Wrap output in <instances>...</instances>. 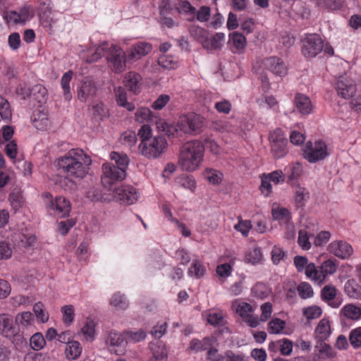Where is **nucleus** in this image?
<instances>
[{
	"mask_svg": "<svg viewBox=\"0 0 361 361\" xmlns=\"http://www.w3.org/2000/svg\"><path fill=\"white\" fill-rule=\"evenodd\" d=\"M86 197L92 202H109L111 200V197L103 195L97 188H90L86 192Z\"/></svg>",
	"mask_w": 361,
	"mask_h": 361,
	"instance_id": "42",
	"label": "nucleus"
},
{
	"mask_svg": "<svg viewBox=\"0 0 361 361\" xmlns=\"http://www.w3.org/2000/svg\"><path fill=\"white\" fill-rule=\"evenodd\" d=\"M337 269V264L333 259H327L322 262L319 267L312 264L307 270V278L318 285L323 284L329 275L334 274Z\"/></svg>",
	"mask_w": 361,
	"mask_h": 361,
	"instance_id": "4",
	"label": "nucleus"
},
{
	"mask_svg": "<svg viewBox=\"0 0 361 361\" xmlns=\"http://www.w3.org/2000/svg\"><path fill=\"white\" fill-rule=\"evenodd\" d=\"M32 14L27 6H23L18 11H12L8 13L7 18L15 24L25 23L30 20Z\"/></svg>",
	"mask_w": 361,
	"mask_h": 361,
	"instance_id": "21",
	"label": "nucleus"
},
{
	"mask_svg": "<svg viewBox=\"0 0 361 361\" xmlns=\"http://www.w3.org/2000/svg\"><path fill=\"white\" fill-rule=\"evenodd\" d=\"M345 293L351 298H361V286L354 279L348 280L344 286Z\"/></svg>",
	"mask_w": 361,
	"mask_h": 361,
	"instance_id": "43",
	"label": "nucleus"
},
{
	"mask_svg": "<svg viewBox=\"0 0 361 361\" xmlns=\"http://www.w3.org/2000/svg\"><path fill=\"white\" fill-rule=\"evenodd\" d=\"M323 48V42L317 35H309L302 41V52L306 58L315 57Z\"/></svg>",
	"mask_w": 361,
	"mask_h": 361,
	"instance_id": "9",
	"label": "nucleus"
},
{
	"mask_svg": "<svg viewBox=\"0 0 361 361\" xmlns=\"http://www.w3.org/2000/svg\"><path fill=\"white\" fill-rule=\"evenodd\" d=\"M263 255L259 247H253L249 249L245 255V262L253 265L262 263Z\"/></svg>",
	"mask_w": 361,
	"mask_h": 361,
	"instance_id": "36",
	"label": "nucleus"
},
{
	"mask_svg": "<svg viewBox=\"0 0 361 361\" xmlns=\"http://www.w3.org/2000/svg\"><path fill=\"white\" fill-rule=\"evenodd\" d=\"M106 344L111 353L116 355L124 354L127 345L124 332L111 331L106 336Z\"/></svg>",
	"mask_w": 361,
	"mask_h": 361,
	"instance_id": "10",
	"label": "nucleus"
},
{
	"mask_svg": "<svg viewBox=\"0 0 361 361\" xmlns=\"http://www.w3.org/2000/svg\"><path fill=\"white\" fill-rule=\"evenodd\" d=\"M152 45L146 42H138L133 44L127 50L126 59L128 63H133L147 55L152 51Z\"/></svg>",
	"mask_w": 361,
	"mask_h": 361,
	"instance_id": "14",
	"label": "nucleus"
},
{
	"mask_svg": "<svg viewBox=\"0 0 361 361\" xmlns=\"http://www.w3.org/2000/svg\"><path fill=\"white\" fill-rule=\"evenodd\" d=\"M127 344L128 343H137L143 341L146 338V333L142 329L136 331H124Z\"/></svg>",
	"mask_w": 361,
	"mask_h": 361,
	"instance_id": "47",
	"label": "nucleus"
},
{
	"mask_svg": "<svg viewBox=\"0 0 361 361\" xmlns=\"http://www.w3.org/2000/svg\"><path fill=\"white\" fill-rule=\"evenodd\" d=\"M204 119L199 114H190L181 116L178 121V127L183 134L197 135L204 126Z\"/></svg>",
	"mask_w": 361,
	"mask_h": 361,
	"instance_id": "5",
	"label": "nucleus"
},
{
	"mask_svg": "<svg viewBox=\"0 0 361 361\" xmlns=\"http://www.w3.org/2000/svg\"><path fill=\"white\" fill-rule=\"evenodd\" d=\"M63 314V321L65 324L69 325L74 319V307L73 305H65L61 308Z\"/></svg>",
	"mask_w": 361,
	"mask_h": 361,
	"instance_id": "63",
	"label": "nucleus"
},
{
	"mask_svg": "<svg viewBox=\"0 0 361 361\" xmlns=\"http://www.w3.org/2000/svg\"><path fill=\"white\" fill-rule=\"evenodd\" d=\"M136 121L139 123H153L159 119L147 107H140L135 114Z\"/></svg>",
	"mask_w": 361,
	"mask_h": 361,
	"instance_id": "30",
	"label": "nucleus"
},
{
	"mask_svg": "<svg viewBox=\"0 0 361 361\" xmlns=\"http://www.w3.org/2000/svg\"><path fill=\"white\" fill-rule=\"evenodd\" d=\"M33 312L37 317L38 322L45 323L49 319V314L45 311L44 305L39 302L34 305Z\"/></svg>",
	"mask_w": 361,
	"mask_h": 361,
	"instance_id": "50",
	"label": "nucleus"
},
{
	"mask_svg": "<svg viewBox=\"0 0 361 361\" xmlns=\"http://www.w3.org/2000/svg\"><path fill=\"white\" fill-rule=\"evenodd\" d=\"M286 322L279 318L271 319L269 323L268 331L270 334H280L285 328Z\"/></svg>",
	"mask_w": 361,
	"mask_h": 361,
	"instance_id": "55",
	"label": "nucleus"
},
{
	"mask_svg": "<svg viewBox=\"0 0 361 361\" xmlns=\"http://www.w3.org/2000/svg\"><path fill=\"white\" fill-rule=\"evenodd\" d=\"M330 154L326 144L321 140L307 142L304 149V157L310 163H315L326 159Z\"/></svg>",
	"mask_w": 361,
	"mask_h": 361,
	"instance_id": "7",
	"label": "nucleus"
},
{
	"mask_svg": "<svg viewBox=\"0 0 361 361\" xmlns=\"http://www.w3.org/2000/svg\"><path fill=\"white\" fill-rule=\"evenodd\" d=\"M331 334V328L329 321L322 319L319 321L315 329L316 338L320 341H324L329 338Z\"/></svg>",
	"mask_w": 361,
	"mask_h": 361,
	"instance_id": "35",
	"label": "nucleus"
},
{
	"mask_svg": "<svg viewBox=\"0 0 361 361\" xmlns=\"http://www.w3.org/2000/svg\"><path fill=\"white\" fill-rule=\"evenodd\" d=\"M263 66L272 73L283 76L287 73V66L278 57H269L262 61Z\"/></svg>",
	"mask_w": 361,
	"mask_h": 361,
	"instance_id": "18",
	"label": "nucleus"
},
{
	"mask_svg": "<svg viewBox=\"0 0 361 361\" xmlns=\"http://www.w3.org/2000/svg\"><path fill=\"white\" fill-rule=\"evenodd\" d=\"M205 178L212 184H219L223 178V174L214 169H207L204 172Z\"/></svg>",
	"mask_w": 361,
	"mask_h": 361,
	"instance_id": "59",
	"label": "nucleus"
},
{
	"mask_svg": "<svg viewBox=\"0 0 361 361\" xmlns=\"http://www.w3.org/2000/svg\"><path fill=\"white\" fill-rule=\"evenodd\" d=\"M45 339L40 333L35 334L30 340V344L35 350H39L45 345Z\"/></svg>",
	"mask_w": 361,
	"mask_h": 361,
	"instance_id": "58",
	"label": "nucleus"
},
{
	"mask_svg": "<svg viewBox=\"0 0 361 361\" xmlns=\"http://www.w3.org/2000/svg\"><path fill=\"white\" fill-rule=\"evenodd\" d=\"M328 250L330 253L342 259L349 258L353 252L352 246L348 243L343 240L331 242L328 246Z\"/></svg>",
	"mask_w": 361,
	"mask_h": 361,
	"instance_id": "17",
	"label": "nucleus"
},
{
	"mask_svg": "<svg viewBox=\"0 0 361 361\" xmlns=\"http://www.w3.org/2000/svg\"><path fill=\"white\" fill-rule=\"evenodd\" d=\"M97 88L95 82L90 78L84 79L77 90V97L82 102H85L92 99L97 93Z\"/></svg>",
	"mask_w": 361,
	"mask_h": 361,
	"instance_id": "16",
	"label": "nucleus"
},
{
	"mask_svg": "<svg viewBox=\"0 0 361 361\" xmlns=\"http://www.w3.org/2000/svg\"><path fill=\"white\" fill-rule=\"evenodd\" d=\"M114 92L118 106L125 108L129 111H132L135 109L134 104L128 101L127 92L123 87L121 86L116 87H114Z\"/></svg>",
	"mask_w": 361,
	"mask_h": 361,
	"instance_id": "25",
	"label": "nucleus"
},
{
	"mask_svg": "<svg viewBox=\"0 0 361 361\" xmlns=\"http://www.w3.org/2000/svg\"><path fill=\"white\" fill-rule=\"evenodd\" d=\"M271 214L273 219L275 221H279L281 225H283L284 223L291 220V215L290 212L288 209L283 207H273Z\"/></svg>",
	"mask_w": 361,
	"mask_h": 361,
	"instance_id": "39",
	"label": "nucleus"
},
{
	"mask_svg": "<svg viewBox=\"0 0 361 361\" xmlns=\"http://www.w3.org/2000/svg\"><path fill=\"white\" fill-rule=\"evenodd\" d=\"M215 342L216 340L214 337H206L202 341L192 339L190 343L189 349L194 353L206 350L212 346Z\"/></svg>",
	"mask_w": 361,
	"mask_h": 361,
	"instance_id": "29",
	"label": "nucleus"
},
{
	"mask_svg": "<svg viewBox=\"0 0 361 361\" xmlns=\"http://www.w3.org/2000/svg\"><path fill=\"white\" fill-rule=\"evenodd\" d=\"M114 197L121 203L132 204L138 199V193L135 188L130 185H121L114 189Z\"/></svg>",
	"mask_w": 361,
	"mask_h": 361,
	"instance_id": "13",
	"label": "nucleus"
},
{
	"mask_svg": "<svg viewBox=\"0 0 361 361\" xmlns=\"http://www.w3.org/2000/svg\"><path fill=\"white\" fill-rule=\"evenodd\" d=\"M32 94L34 98L39 103H44L47 98V90L42 85H36L32 90Z\"/></svg>",
	"mask_w": 361,
	"mask_h": 361,
	"instance_id": "51",
	"label": "nucleus"
},
{
	"mask_svg": "<svg viewBox=\"0 0 361 361\" xmlns=\"http://www.w3.org/2000/svg\"><path fill=\"white\" fill-rule=\"evenodd\" d=\"M49 211L59 218L68 216L71 210L70 202L62 196L56 197L47 205Z\"/></svg>",
	"mask_w": 361,
	"mask_h": 361,
	"instance_id": "11",
	"label": "nucleus"
},
{
	"mask_svg": "<svg viewBox=\"0 0 361 361\" xmlns=\"http://www.w3.org/2000/svg\"><path fill=\"white\" fill-rule=\"evenodd\" d=\"M102 171V181L104 185L111 184L116 180H122L126 176V172L123 169L109 163L103 164Z\"/></svg>",
	"mask_w": 361,
	"mask_h": 361,
	"instance_id": "12",
	"label": "nucleus"
},
{
	"mask_svg": "<svg viewBox=\"0 0 361 361\" xmlns=\"http://www.w3.org/2000/svg\"><path fill=\"white\" fill-rule=\"evenodd\" d=\"M349 341L355 348L361 346V327L356 328L350 331Z\"/></svg>",
	"mask_w": 361,
	"mask_h": 361,
	"instance_id": "64",
	"label": "nucleus"
},
{
	"mask_svg": "<svg viewBox=\"0 0 361 361\" xmlns=\"http://www.w3.org/2000/svg\"><path fill=\"white\" fill-rule=\"evenodd\" d=\"M229 37L231 43L235 49V51H241L245 49L247 44V41L245 37L243 34L238 32H234L231 34Z\"/></svg>",
	"mask_w": 361,
	"mask_h": 361,
	"instance_id": "41",
	"label": "nucleus"
},
{
	"mask_svg": "<svg viewBox=\"0 0 361 361\" xmlns=\"http://www.w3.org/2000/svg\"><path fill=\"white\" fill-rule=\"evenodd\" d=\"M127 53L119 46L111 44L106 55V59L111 71L116 73H121L126 68Z\"/></svg>",
	"mask_w": 361,
	"mask_h": 361,
	"instance_id": "6",
	"label": "nucleus"
},
{
	"mask_svg": "<svg viewBox=\"0 0 361 361\" xmlns=\"http://www.w3.org/2000/svg\"><path fill=\"white\" fill-rule=\"evenodd\" d=\"M82 353V347L80 343L75 341H68L65 354L67 359L74 360L78 359Z\"/></svg>",
	"mask_w": 361,
	"mask_h": 361,
	"instance_id": "33",
	"label": "nucleus"
},
{
	"mask_svg": "<svg viewBox=\"0 0 361 361\" xmlns=\"http://www.w3.org/2000/svg\"><path fill=\"white\" fill-rule=\"evenodd\" d=\"M109 47L108 42H104L95 49H89L87 52L86 61L88 63L97 61L105 53L107 54Z\"/></svg>",
	"mask_w": 361,
	"mask_h": 361,
	"instance_id": "27",
	"label": "nucleus"
},
{
	"mask_svg": "<svg viewBox=\"0 0 361 361\" xmlns=\"http://www.w3.org/2000/svg\"><path fill=\"white\" fill-rule=\"evenodd\" d=\"M336 288L329 285L324 286L321 292L322 300L334 308H337L341 305V301L336 298Z\"/></svg>",
	"mask_w": 361,
	"mask_h": 361,
	"instance_id": "22",
	"label": "nucleus"
},
{
	"mask_svg": "<svg viewBox=\"0 0 361 361\" xmlns=\"http://www.w3.org/2000/svg\"><path fill=\"white\" fill-rule=\"evenodd\" d=\"M300 297L302 299L310 298L313 296L314 291L312 286L307 282H302L297 287Z\"/></svg>",
	"mask_w": 361,
	"mask_h": 361,
	"instance_id": "56",
	"label": "nucleus"
},
{
	"mask_svg": "<svg viewBox=\"0 0 361 361\" xmlns=\"http://www.w3.org/2000/svg\"><path fill=\"white\" fill-rule=\"evenodd\" d=\"M92 159L79 148L71 149L55 161L58 171L67 176L83 178L89 172Z\"/></svg>",
	"mask_w": 361,
	"mask_h": 361,
	"instance_id": "1",
	"label": "nucleus"
},
{
	"mask_svg": "<svg viewBox=\"0 0 361 361\" xmlns=\"http://www.w3.org/2000/svg\"><path fill=\"white\" fill-rule=\"evenodd\" d=\"M31 121L35 128L41 130H45L49 124L47 114L44 109L35 110L31 116Z\"/></svg>",
	"mask_w": 361,
	"mask_h": 361,
	"instance_id": "23",
	"label": "nucleus"
},
{
	"mask_svg": "<svg viewBox=\"0 0 361 361\" xmlns=\"http://www.w3.org/2000/svg\"><path fill=\"white\" fill-rule=\"evenodd\" d=\"M122 143L128 147H133L137 142V135L134 131L127 130L121 136Z\"/></svg>",
	"mask_w": 361,
	"mask_h": 361,
	"instance_id": "60",
	"label": "nucleus"
},
{
	"mask_svg": "<svg viewBox=\"0 0 361 361\" xmlns=\"http://www.w3.org/2000/svg\"><path fill=\"white\" fill-rule=\"evenodd\" d=\"M90 111L94 119L97 121H103L109 114L108 109L104 106V104L100 102L92 104Z\"/></svg>",
	"mask_w": 361,
	"mask_h": 361,
	"instance_id": "38",
	"label": "nucleus"
},
{
	"mask_svg": "<svg viewBox=\"0 0 361 361\" xmlns=\"http://www.w3.org/2000/svg\"><path fill=\"white\" fill-rule=\"evenodd\" d=\"M158 63L166 69H174L178 66V62L175 57L166 54H162L159 57Z\"/></svg>",
	"mask_w": 361,
	"mask_h": 361,
	"instance_id": "46",
	"label": "nucleus"
},
{
	"mask_svg": "<svg viewBox=\"0 0 361 361\" xmlns=\"http://www.w3.org/2000/svg\"><path fill=\"white\" fill-rule=\"evenodd\" d=\"M294 105L296 110L302 115L312 113L313 106L310 99L305 94L297 93L294 98Z\"/></svg>",
	"mask_w": 361,
	"mask_h": 361,
	"instance_id": "20",
	"label": "nucleus"
},
{
	"mask_svg": "<svg viewBox=\"0 0 361 361\" xmlns=\"http://www.w3.org/2000/svg\"><path fill=\"white\" fill-rule=\"evenodd\" d=\"M341 314L348 319L359 320L361 319V307L353 304H348L341 309Z\"/></svg>",
	"mask_w": 361,
	"mask_h": 361,
	"instance_id": "34",
	"label": "nucleus"
},
{
	"mask_svg": "<svg viewBox=\"0 0 361 361\" xmlns=\"http://www.w3.org/2000/svg\"><path fill=\"white\" fill-rule=\"evenodd\" d=\"M178 183L181 187L192 192H194L196 188V182L192 176H183L179 177Z\"/></svg>",
	"mask_w": 361,
	"mask_h": 361,
	"instance_id": "62",
	"label": "nucleus"
},
{
	"mask_svg": "<svg viewBox=\"0 0 361 361\" xmlns=\"http://www.w3.org/2000/svg\"><path fill=\"white\" fill-rule=\"evenodd\" d=\"M205 273V268L199 260H193L192 266L188 269V274L196 278H200Z\"/></svg>",
	"mask_w": 361,
	"mask_h": 361,
	"instance_id": "54",
	"label": "nucleus"
},
{
	"mask_svg": "<svg viewBox=\"0 0 361 361\" xmlns=\"http://www.w3.org/2000/svg\"><path fill=\"white\" fill-rule=\"evenodd\" d=\"M157 129L164 133L169 137H178L181 135L178 130V123L176 125H172L166 123L164 120L159 118L155 121Z\"/></svg>",
	"mask_w": 361,
	"mask_h": 361,
	"instance_id": "28",
	"label": "nucleus"
},
{
	"mask_svg": "<svg viewBox=\"0 0 361 361\" xmlns=\"http://www.w3.org/2000/svg\"><path fill=\"white\" fill-rule=\"evenodd\" d=\"M152 357L149 361H167V351L165 345L160 341L151 345Z\"/></svg>",
	"mask_w": 361,
	"mask_h": 361,
	"instance_id": "31",
	"label": "nucleus"
},
{
	"mask_svg": "<svg viewBox=\"0 0 361 361\" xmlns=\"http://www.w3.org/2000/svg\"><path fill=\"white\" fill-rule=\"evenodd\" d=\"M188 31L192 38L203 45V42L206 40L208 35V32L206 30L198 25H192L189 27Z\"/></svg>",
	"mask_w": 361,
	"mask_h": 361,
	"instance_id": "44",
	"label": "nucleus"
},
{
	"mask_svg": "<svg viewBox=\"0 0 361 361\" xmlns=\"http://www.w3.org/2000/svg\"><path fill=\"white\" fill-rule=\"evenodd\" d=\"M205 147L202 142L194 140L185 142L180 149L178 166L188 172L197 170L204 159Z\"/></svg>",
	"mask_w": 361,
	"mask_h": 361,
	"instance_id": "2",
	"label": "nucleus"
},
{
	"mask_svg": "<svg viewBox=\"0 0 361 361\" xmlns=\"http://www.w3.org/2000/svg\"><path fill=\"white\" fill-rule=\"evenodd\" d=\"M142 77L135 72H129L124 78V84L126 87L134 94H137L140 91Z\"/></svg>",
	"mask_w": 361,
	"mask_h": 361,
	"instance_id": "26",
	"label": "nucleus"
},
{
	"mask_svg": "<svg viewBox=\"0 0 361 361\" xmlns=\"http://www.w3.org/2000/svg\"><path fill=\"white\" fill-rule=\"evenodd\" d=\"M336 90L342 98L350 99L356 92V85L353 80L342 75L337 79Z\"/></svg>",
	"mask_w": 361,
	"mask_h": 361,
	"instance_id": "15",
	"label": "nucleus"
},
{
	"mask_svg": "<svg viewBox=\"0 0 361 361\" xmlns=\"http://www.w3.org/2000/svg\"><path fill=\"white\" fill-rule=\"evenodd\" d=\"M224 40L225 35L222 32H217L211 36L208 34L202 47L208 50L220 49L224 45Z\"/></svg>",
	"mask_w": 361,
	"mask_h": 361,
	"instance_id": "24",
	"label": "nucleus"
},
{
	"mask_svg": "<svg viewBox=\"0 0 361 361\" xmlns=\"http://www.w3.org/2000/svg\"><path fill=\"white\" fill-rule=\"evenodd\" d=\"M271 149L276 159L283 157L286 153L287 140L281 129H276L269 135Z\"/></svg>",
	"mask_w": 361,
	"mask_h": 361,
	"instance_id": "8",
	"label": "nucleus"
},
{
	"mask_svg": "<svg viewBox=\"0 0 361 361\" xmlns=\"http://www.w3.org/2000/svg\"><path fill=\"white\" fill-rule=\"evenodd\" d=\"M9 201L12 209L17 212L24 205V198L20 192H12L9 196Z\"/></svg>",
	"mask_w": 361,
	"mask_h": 361,
	"instance_id": "49",
	"label": "nucleus"
},
{
	"mask_svg": "<svg viewBox=\"0 0 361 361\" xmlns=\"http://www.w3.org/2000/svg\"><path fill=\"white\" fill-rule=\"evenodd\" d=\"M208 323L214 326H221L224 323V314L221 312L210 311L207 314Z\"/></svg>",
	"mask_w": 361,
	"mask_h": 361,
	"instance_id": "57",
	"label": "nucleus"
},
{
	"mask_svg": "<svg viewBox=\"0 0 361 361\" xmlns=\"http://www.w3.org/2000/svg\"><path fill=\"white\" fill-rule=\"evenodd\" d=\"M168 142L161 136H154L151 139L141 140L139 151L142 155L148 159H157L166 150Z\"/></svg>",
	"mask_w": 361,
	"mask_h": 361,
	"instance_id": "3",
	"label": "nucleus"
},
{
	"mask_svg": "<svg viewBox=\"0 0 361 361\" xmlns=\"http://www.w3.org/2000/svg\"><path fill=\"white\" fill-rule=\"evenodd\" d=\"M111 160L114 161L118 168L123 169L126 172L129 164V159L124 153L112 152L110 154Z\"/></svg>",
	"mask_w": 361,
	"mask_h": 361,
	"instance_id": "45",
	"label": "nucleus"
},
{
	"mask_svg": "<svg viewBox=\"0 0 361 361\" xmlns=\"http://www.w3.org/2000/svg\"><path fill=\"white\" fill-rule=\"evenodd\" d=\"M17 332L18 329L14 325L13 317L8 314H0V334L12 338Z\"/></svg>",
	"mask_w": 361,
	"mask_h": 361,
	"instance_id": "19",
	"label": "nucleus"
},
{
	"mask_svg": "<svg viewBox=\"0 0 361 361\" xmlns=\"http://www.w3.org/2000/svg\"><path fill=\"white\" fill-rule=\"evenodd\" d=\"M270 293L269 288L263 283H257L252 288V295L259 299L266 298Z\"/></svg>",
	"mask_w": 361,
	"mask_h": 361,
	"instance_id": "48",
	"label": "nucleus"
},
{
	"mask_svg": "<svg viewBox=\"0 0 361 361\" xmlns=\"http://www.w3.org/2000/svg\"><path fill=\"white\" fill-rule=\"evenodd\" d=\"M231 307L232 310L243 319L247 317L254 311L250 304L238 300L232 302Z\"/></svg>",
	"mask_w": 361,
	"mask_h": 361,
	"instance_id": "32",
	"label": "nucleus"
},
{
	"mask_svg": "<svg viewBox=\"0 0 361 361\" xmlns=\"http://www.w3.org/2000/svg\"><path fill=\"white\" fill-rule=\"evenodd\" d=\"M310 235L306 230H300L298 232V243L304 250H309L311 248Z\"/></svg>",
	"mask_w": 361,
	"mask_h": 361,
	"instance_id": "53",
	"label": "nucleus"
},
{
	"mask_svg": "<svg viewBox=\"0 0 361 361\" xmlns=\"http://www.w3.org/2000/svg\"><path fill=\"white\" fill-rule=\"evenodd\" d=\"M294 265L298 272H302L305 271V275L307 276V270L309 267L314 263H309L308 259L306 257L303 256H295L293 259Z\"/></svg>",
	"mask_w": 361,
	"mask_h": 361,
	"instance_id": "52",
	"label": "nucleus"
},
{
	"mask_svg": "<svg viewBox=\"0 0 361 361\" xmlns=\"http://www.w3.org/2000/svg\"><path fill=\"white\" fill-rule=\"evenodd\" d=\"M73 77V72L69 71L65 73L61 79V86L63 90V98L69 102L72 99V94L70 88V82Z\"/></svg>",
	"mask_w": 361,
	"mask_h": 361,
	"instance_id": "37",
	"label": "nucleus"
},
{
	"mask_svg": "<svg viewBox=\"0 0 361 361\" xmlns=\"http://www.w3.org/2000/svg\"><path fill=\"white\" fill-rule=\"evenodd\" d=\"M110 305L116 310H125L128 307V301L124 295L118 292L111 298Z\"/></svg>",
	"mask_w": 361,
	"mask_h": 361,
	"instance_id": "40",
	"label": "nucleus"
},
{
	"mask_svg": "<svg viewBox=\"0 0 361 361\" xmlns=\"http://www.w3.org/2000/svg\"><path fill=\"white\" fill-rule=\"evenodd\" d=\"M81 333L86 340H92L95 335V324L92 320L87 321L81 329Z\"/></svg>",
	"mask_w": 361,
	"mask_h": 361,
	"instance_id": "61",
	"label": "nucleus"
}]
</instances>
